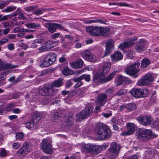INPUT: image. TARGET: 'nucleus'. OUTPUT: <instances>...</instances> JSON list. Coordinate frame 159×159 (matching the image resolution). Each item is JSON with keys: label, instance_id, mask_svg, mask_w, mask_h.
Here are the masks:
<instances>
[{"label": "nucleus", "instance_id": "obj_1", "mask_svg": "<svg viewBox=\"0 0 159 159\" xmlns=\"http://www.w3.org/2000/svg\"><path fill=\"white\" fill-rule=\"evenodd\" d=\"M94 131L97 134L100 136V139H108L111 137V131L108 126L105 124L100 123L97 125L94 128Z\"/></svg>", "mask_w": 159, "mask_h": 159}, {"label": "nucleus", "instance_id": "obj_2", "mask_svg": "<svg viewBox=\"0 0 159 159\" xmlns=\"http://www.w3.org/2000/svg\"><path fill=\"white\" fill-rule=\"evenodd\" d=\"M121 148L120 144L115 142H112L107 150V154L109 159H116L118 157Z\"/></svg>", "mask_w": 159, "mask_h": 159}, {"label": "nucleus", "instance_id": "obj_3", "mask_svg": "<svg viewBox=\"0 0 159 159\" xmlns=\"http://www.w3.org/2000/svg\"><path fill=\"white\" fill-rule=\"evenodd\" d=\"M136 135L139 139L147 141L150 138H155L156 135L149 129H140L136 133Z\"/></svg>", "mask_w": 159, "mask_h": 159}, {"label": "nucleus", "instance_id": "obj_4", "mask_svg": "<svg viewBox=\"0 0 159 159\" xmlns=\"http://www.w3.org/2000/svg\"><path fill=\"white\" fill-rule=\"evenodd\" d=\"M57 54L53 52H49L45 56L43 62L40 64L42 67H46L53 64L56 61Z\"/></svg>", "mask_w": 159, "mask_h": 159}, {"label": "nucleus", "instance_id": "obj_5", "mask_svg": "<svg viewBox=\"0 0 159 159\" xmlns=\"http://www.w3.org/2000/svg\"><path fill=\"white\" fill-rule=\"evenodd\" d=\"M130 93L135 98L145 97L148 95L149 90L147 89L134 88L130 91Z\"/></svg>", "mask_w": 159, "mask_h": 159}, {"label": "nucleus", "instance_id": "obj_6", "mask_svg": "<svg viewBox=\"0 0 159 159\" xmlns=\"http://www.w3.org/2000/svg\"><path fill=\"white\" fill-rule=\"evenodd\" d=\"M92 112L91 108H86L80 112L76 114L75 116L76 121H80L86 119L89 117L90 114Z\"/></svg>", "mask_w": 159, "mask_h": 159}, {"label": "nucleus", "instance_id": "obj_7", "mask_svg": "<svg viewBox=\"0 0 159 159\" xmlns=\"http://www.w3.org/2000/svg\"><path fill=\"white\" fill-rule=\"evenodd\" d=\"M154 80L153 77L150 74L143 77L137 83V84L140 86L148 85L151 84Z\"/></svg>", "mask_w": 159, "mask_h": 159}, {"label": "nucleus", "instance_id": "obj_8", "mask_svg": "<svg viewBox=\"0 0 159 159\" xmlns=\"http://www.w3.org/2000/svg\"><path fill=\"white\" fill-rule=\"evenodd\" d=\"M140 65V63L137 62L129 66L125 69V71L126 73L132 75L137 73L139 70V66Z\"/></svg>", "mask_w": 159, "mask_h": 159}, {"label": "nucleus", "instance_id": "obj_9", "mask_svg": "<svg viewBox=\"0 0 159 159\" xmlns=\"http://www.w3.org/2000/svg\"><path fill=\"white\" fill-rule=\"evenodd\" d=\"M27 143H24L17 152L18 155L21 157L25 156L30 152L31 149Z\"/></svg>", "mask_w": 159, "mask_h": 159}, {"label": "nucleus", "instance_id": "obj_10", "mask_svg": "<svg viewBox=\"0 0 159 159\" xmlns=\"http://www.w3.org/2000/svg\"><path fill=\"white\" fill-rule=\"evenodd\" d=\"M40 146L41 148L47 153H50L52 151L51 145L47 139H44L42 140Z\"/></svg>", "mask_w": 159, "mask_h": 159}, {"label": "nucleus", "instance_id": "obj_11", "mask_svg": "<svg viewBox=\"0 0 159 159\" xmlns=\"http://www.w3.org/2000/svg\"><path fill=\"white\" fill-rule=\"evenodd\" d=\"M114 41L112 39L107 40L105 43L106 50L103 57L108 55L111 51L114 48Z\"/></svg>", "mask_w": 159, "mask_h": 159}, {"label": "nucleus", "instance_id": "obj_12", "mask_svg": "<svg viewBox=\"0 0 159 159\" xmlns=\"http://www.w3.org/2000/svg\"><path fill=\"white\" fill-rule=\"evenodd\" d=\"M99 26H90L86 27V30L90 35L98 37Z\"/></svg>", "mask_w": 159, "mask_h": 159}, {"label": "nucleus", "instance_id": "obj_13", "mask_svg": "<svg viewBox=\"0 0 159 159\" xmlns=\"http://www.w3.org/2000/svg\"><path fill=\"white\" fill-rule=\"evenodd\" d=\"M148 42L143 39H139L135 46V48L138 52H141L144 50L146 45L148 44Z\"/></svg>", "mask_w": 159, "mask_h": 159}, {"label": "nucleus", "instance_id": "obj_14", "mask_svg": "<svg viewBox=\"0 0 159 159\" xmlns=\"http://www.w3.org/2000/svg\"><path fill=\"white\" fill-rule=\"evenodd\" d=\"M127 131L123 132L121 134L127 136L131 134L134 132L135 129V125L133 123H129L126 125Z\"/></svg>", "mask_w": 159, "mask_h": 159}, {"label": "nucleus", "instance_id": "obj_15", "mask_svg": "<svg viewBox=\"0 0 159 159\" xmlns=\"http://www.w3.org/2000/svg\"><path fill=\"white\" fill-rule=\"evenodd\" d=\"M104 76L101 73H98L94 76L93 79V84L96 85L99 83L104 82Z\"/></svg>", "mask_w": 159, "mask_h": 159}, {"label": "nucleus", "instance_id": "obj_16", "mask_svg": "<svg viewBox=\"0 0 159 159\" xmlns=\"http://www.w3.org/2000/svg\"><path fill=\"white\" fill-rule=\"evenodd\" d=\"M138 121H140L141 124L143 125L147 126L150 124L152 119L149 116H139L137 118Z\"/></svg>", "mask_w": 159, "mask_h": 159}, {"label": "nucleus", "instance_id": "obj_17", "mask_svg": "<svg viewBox=\"0 0 159 159\" xmlns=\"http://www.w3.org/2000/svg\"><path fill=\"white\" fill-rule=\"evenodd\" d=\"M134 44L133 40L130 39L126 40L124 42L120 44L118 46V48L121 50H123L125 48L132 47Z\"/></svg>", "mask_w": 159, "mask_h": 159}, {"label": "nucleus", "instance_id": "obj_18", "mask_svg": "<svg viewBox=\"0 0 159 159\" xmlns=\"http://www.w3.org/2000/svg\"><path fill=\"white\" fill-rule=\"evenodd\" d=\"M97 102L98 104L103 106L107 101V96L104 94H99L98 95Z\"/></svg>", "mask_w": 159, "mask_h": 159}, {"label": "nucleus", "instance_id": "obj_19", "mask_svg": "<svg viewBox=\"0 0 159 159\" xmlns=\"http://www.w3.org/2000/svg\"><path fill=\"white\" fill-rule=\"evenodd\" d=\"M111 66V64L109 62H106L104 63L102 72H100L101 74L104 76L106 75L110 70Z\"/></svg>", "mask_w": 159, "mask_h": 159}, {"label": "nucleus", "instance_id": "obj_20", "mask_svg": "<svg viewBox=\"0 0 159 159\" xmlns=\"http://www.w3.org/2000/svg\"><path fill=\"white\" fill-rule=\"evenodd\" d=\"M83 61L80 58H79L77 60L70 62L71 66L73 68L77 69L81 67L83 65Z\"/></svg>", "mask_w": 159, "mask_h": 159}, {"label": "nucleus", "instance_id": "obj_21", "mask_svg": "<svg viewBox=\"0 0 159 159\" xmlns=\"http://www.w3.org/2000/svg\"><path fill=\"white\" fill-rule=\"evenodd\" d=\"M110 33V29L108 28L99 27V36H107Z\"/></svg>", "mask_w": 159, "mask_h": 159}, {"label": "nucleus", "instance_id": "obj_22", "mask_svg": "<svg viewBox=\"0 0 159 159\" xmlns=\"http://www.w3.org/2000/svg\"><path fill=\"white\" fill-rule=\"evenodd\" d=\"M122 57V54L119 51H116L111 56L112 61L114 62H116L121 60Z\"/></svg>", "mask_w": 159, "mask_h": 159}, {"label": "nucleus", "instance_id": "obj_23", "mask_svg": "<svg viewBox=\"0 0 159 159\" xmlns=\"http://www.w3.org/2000/svg\"><path fill=\"white\" fill-rule=\"evenodd\" d=\"M17 65H12L10 64H4L2 62H0V71L7 69H11L17 67Z\"/></svg>", "mask_w": 159, "mask_h": 159}, {"label": "nucleus", "instance_id": "obj_24", "mask_svg": "<svg viewBox=\"0 0 159 159\" xmlns=\"http://www.w3.org/2000/svg\"><path fill=\"white\" fill-rule=\"evenodd\" d=\"M46 95H54L52 85H49L43 87Z\"/></svg>", "mask_w": 159, "mask_h": 159}, {"label": "nucleus", "instance_id": "obj_25", "mask_svg": "<svg viewBox=\"0 0 159 159\" xmlns=\"http://www.w3.org/2000/svg\"><path fill=\"white\" fill-rule=\"evenodd\" d=\"M93 145L91 144H85L81 147L82 151L85 152H92Z\"/></svg>", "mask_w": 159, "mask_h": 159}, {"label": "nucleus", "instance_id": "obj_26", "mask_svg": "<svg viewBox=\"0 0 159 159\" xmlns=\"http://www.w3.org/2000/svg\"><path fill=\"white\" fill-rule=\"evenodd\" d=\"M46 26L48 30L51 33H53L56 31V23H48L47 24Z\"/></svg>", "mask_w": 159, "mask_h": 159}, {"label": "nucleus", "instance_id": "obj_27", "mask_svg": "<svg viewBox=\"0 0 159 159\" xmlns=\"http://www.w3.org/2000/svg\"><path fill=\"white\" fill-rule=\"evenodd\" d=\"M42 116V115L40 112H37L34 113L32 117V121L33 123H37L40 120Z\"/></svg>", "mask_w": 159, "mask_h": 159}, {"label": "nucleus", "instance_id": "obj_28", "mask_svg": "<svg viewBox=\"0 0 159 159\" xmlns=\"http://www.w3.org/2000/svg\"><path fill=\"white\" fill-rule=\"evenodd\" d=\"M126 78L122 75L118 76L115 79V82L116 85L119 86L121 85L123 82L126 80Z\"/></svg>", "mask_w": 159, "mask_h": 159}, {"label": "nucleus", "instance_id": "obj_29", "mask_svg": "<svg viewBox=\"0 0 159 159\" xmlns=\"http://www.w3.org/2000/svg\"><path fill=\"white\" fill-rule=\"evenodd\" d=\"M26 27L29 29H38L40 26V25L35 23H30L25 25Z\"/></svg>", "mask_w": 159, "mask_h": 159}, {"label": "nucleus", "instance_id": "obj_30", "mask_svg": "<svg viewBox=\"0 0 159 159\" xmlns=\"http://www.w3.org/2000/svg\"><path fill=\"white\" fill-rule=\"evenodd\" d=\"M43 42V40L42 39H37L33 40L31 45L32 48H36L38 47V44H41Z\"/></svg>", "mask_w": 159, "mask_h": 159}, {"label": "nucleus", "instance_id": "obj_31", "mask_svg": "<svg viewBox=\"0 0 159 159\" xmlns=\"http://www.w3.org/2000/svg\"><path fill=\"white\" fill-rule=\"evenodd\" d=\"M74 121V120L73 117L71 116H70L64 120V122L66 125L70 126L73 124Z\"/></svg>", "mask_w": 159, "mask_h": 159}, {"label": "nucleus", "instance_id": "obj_32", "mask_svg": "<svg viewBox=\"0 0 159 159\" xmlns=\"http://www.w3.org/2000/svg\"><path fill=\"white\" fill-rule=\"evenodd\" d=\"M150 64V60L146 58H144L142 60L141 66L144 68L147 67Z\"/></svg>", "mask_w": 159, "mask_h": 159}, {"label": "nucleus", "instance_id": "obj_33", "mask_svg": "<svg viewBox=\"0 0 159 159\" xmlns=\"http://www.w3.org/2000/svg\"><path fill=\"white\" fill-rule=\"evenodd\" d=\"M117 70H114L111 73V74L108 76L104 78V82H107L111 80L116 75Z\"/></svg>", "mask_w": 159, "mask_h": 159}, {"label": "nucleus", "instance_id": "obj_34", "mask_svg": "<svg viewBox=\"0 0 159 159\" xmlns=\"http://www.w3.org/2000/svg\"><path fill=\"white\" fill-rule=\"evenodd\" d=\"M62 80V79H59L58 80L54 81L53 83L51 84V85H52L53 88L54 86L57 87H60L63 84Z\"/></svg>", "mask_w": 159, "mask_h": 159}, {"label": "nucleus", "instance_id": "obj_35", "mask_svg": "<svg viewBox=\"0 0 159 159\" xmlns=\"http://www.w3.org/2000/svg\"><path fill=\"white\" fill-rule=\"evenodd\" d=\"M90 53H91L89 50H84L82 52L81 56L83 58L87 61Z\"/></svg>", "mask_w": 159, "mask_h": 159}, {"label": "nucleus", "instance_id": "obj_36", "mask_svg": "<svg viewBox=\"0 0 159 159\" xmlns=\"http://www.w3.org/2000/svg\"><path fill=\"white\" fill-rule=\"evenodd\" d=\"M62 74L64 75H69L73 74V71L68 68H65L63 69L62 71Z\"/></svg>", "mask_w": 159, "mask_h": 159}, {"label": "nucleus", "instance_id": "obj_37", "mask_svg": "<svg viewBox=\"0 0 159 159\" xmlns=\"http://www.w3.org/2000/svg\"><path fill=\"white\" fill-rule=\"evenodd\" d=\"M49 11V9L45 8H39L33 13V14L36 15H39L43 13L46 11Z\"/></svg>", "mask_w": 159, "mask_h": 159}, {"label": "nucleus", "instance_id": "obj_38", "mask_svg": "<svg viewBox=\"0 0 159 159\" xmlns=\"http://www.w3.org/2000/svg\"><path fill=\"white\" fill-rule=\"evenodd\" d=\"M16 12H18V18L20 20H25L26 19L23 13L21 12L20 9V8H18L17 10L16 11Z\"/></svg>", "mask_w": 159, "mask_h": 159}, {"label": "nucleus", "instance_id": "obj_39", "mask_svg": "<svg viewBox=\"0 0 159 159\" xmlns=\"http://www.w3.org/2000/svg\"><path fill=\"white\" fill-rule=\"evenodd\" d=\"M102 150V148L101 146L98 145H93V147L92 149V152H93L96 153H98Z\"/></svg>", "mask_w": 159, "mask_h": 159}, {"label": "nucleus", "instance_id": "obj_40", "mask_svg": "<svg viewBox=\"0 0 159 159\" xmlns=\"http://www.w3.org/2000/svg\"><path fill=\"white\" fill-rule=\"evenodd\" d=\"M126 108L129 111H131L136 108L135 105L132 103L127 104L125 105Z\"/></svg>", "mask_w": 159, "mask_h": 159}, {"label": "nucleus", "instance_id": "obj_41", "mask_svg": "<svg viewBox=\"0 0 159 159\" xmlns=\"http://www.w3.org/2000/svg\"><path fill=\"white\" fill-rule=\"evenodd\" d=\"M60 116L59 115L58 113L57 112H54L52 115L51 119L54 121H55L58 120Z\"/></svg>", "mask_w": 159, "mask_h": 159}, {"label": "nucleus", "instance_id": "obj_42", "mask_svg": "<svg viewBox=\"0 0 159 159\" xmlns=\"http://www.w3.org/2000/svg\"><path fill=\"white\" fill-rule=\"evenodd\" d=\"M16 8V7L15 6H9L6 8L5 10L3 11V12H11L15 10Z\"/></svg>", "mask_w": 159, "mask_h": 159}, {"label": "nucleus", "instance_id": "obj_43", "mask_svg": "<svg viewBox=\"0 0 159 159\" xmlns=\"http://www.w3.org/2000/svg\"><path fill=\"white\" fill-rule=\"evenodd\" d=\"M35 123L30 120L29 121L26 123V127L27 128L31 129L34 127V124Z\"/></svg>", "mask_w": 159, "mask_h": 159}, {"label": "nucleus", "instance_id": "obj_44", "mask_svg": "<svg viewBox=\"0 0 159 159\" xmlns=\"http://www.w3.org/2000/svg\"><path fill=\"white\" fill-rule=\"evenodd\" d=\"M36 8L35 6H29L25 7L24 9L27 12H30L33 11Z\"/></svg>", "mask_w": 159, "mask_h": 159}, {"label": "nucleus", "instance_id": "obj_45", "mask_svg": "<svg viewBox=\"0 0 159 159\" xmlns=\"http://www.w3.org/2000/svg\"><path fill=\"white\" fill-rule=\"evenodd\" d=\"M91 24L92 23H100L101 24H106V23L104 21L101 19H94L91 20Z\"/></svg>", "mask_w": 159, "mask_h": 159}, {"label": "nucleus", "instance_id": "obj_46", "mask_svg": "<svg viewBox=\"0 0 159 159\" xmlns=\"http://www.w3.org/2000/svg\"><path fill=\"white\" fill-rule=\"evenodd\" d=\"M126 55L128 58L132 59L134 56V52L132 50H129Z\"/></svg>", "mask_w": 159, "mask_h": 159}, {"label": "nucleus", "instance_id": "obj_47", "mask_svg": "<svg viewBox=\"0 0 159 159\" xmlns=\"http://www.w3.org/2000/svg\"><path fill=\"white\" fill-rule=\"evenodd\" d=\"M53 42L51 41H48L45 42L44 44L48 49H50L53 48V45H52Z\"/></svg>", "mask_w": 159, "mask_h": 159}, {"label": "nucleus", "instance_id": "obj_48", "mask_svg": "<svg viewBox=\"0 0 159 159\" xmlns=\"http://www.w3.org/2000/svg\"><path fill=\"white\" fill-rule=\"evenodd\" d=\"M81 76L82 78V80L84 79L87 82H89L90 81V75L84 74Z\"/></svg>", "mask_w": 159, "mask_h": 159}, {"label": "nucleus", "instance_id": "obj_49", "mask_svg": "<svg viewBox=\"0 0 159 159\" xmlns=\"http://www.w3.org/2000/svg\"><path fill=\"white\" fill-rule=\"evenodd\" d=\"M87 61L92 62L95 61H96L95 56L90 53Z\"/></svg>", "mask_w": 159, "mask_h": 159}, {"label": "nucleus", "instance_id": "obj_50", "mask_svg": "<svg viewBox=\"0 0 159 159\" xmlns=\"http://www.w3.org/2000/svg\"><path fill=\"white\" fill-rule=\"evenodd\" d=\"M7 152L6 150L3 148L0 151V156L4 157L7 156Z\"/></svg>", "mask_w": 159, "mask_h": 159}, {"label": "nucleus", "instance_id": "obj_51", "mask_svg": "<svg viewBox=\"0 0 159 159\" xmlns=\"http://www.w3.org/2000/svg\"><path fill=\"white\" fill-rule=\"evenodd\" d=\"M14 106L12 104L9 105L6 107L4 109V111L7 112L11 111L13 109Z\"/></svg>", "mask_w": 159, "mask_h": 159}, {"label": "nucleus", "instance_id": "obj_52", "mask_svg": "<svg viewBox=\"0 0 159 159\" xmlns=\"http://www.w3.org/2000/svg\"><path fill=\"white\" fill-rule=\"evenodd\" d=\"M11 18V15H7L4 16L2 18H1L0 19V22L4 20H7L9 19H10Z\"/></svg>", "mask_w": 159, "mask_h": 159}, {"label": "nucleus", "instance_id": "obj_53", "mask_svg": "<svg viewBox=\"0 0 159 159\" xmlns=\"http://www.w3.org/2000/svg\"><path fill=\"white\" fill-rule=\"evenodd\" d=\"M23 134L21 133H17L16 135V138L17 140H20L23 138Z\"/></svg>", "mask_w": 159, "mask_h": 159}, {"label": "nucleus", "instance_id": "obj_54", "mask_svg": "<svg viewBox=\"0 0 159 159\" xmlns=\"http://www.w3.org/2000/svg\"><path fill=\"white\" fill-rule=\"evenodd\" d=\"M13 148L14 149H18L21 146V144L19 143H14L12 144Z\"/></svg>", "mask_w": 159, "mask_h": 159}, {"label": "nucleus", "instance_id": "obj_55", "mask_svg": "<svg viewBox=\"0 0 159 159\" xmlns=\"http://www.w3.org/2000/svg\"><path fill=\"white\" fill-rule=\"evenodd\" d=\"M38 49L39 50V52H41L46 51L48 49L44 43L43 45L41 47L39 48H38Z\"/></svg>", "mask_w": 159, "mask_h": 159}, {"label": "nucleus", "instance_id": "obj_56", "mask_svg": "<svg viewBox=\"0 0 159 159\" xmlns=\"http://www.w3.org/2000/svg\"><path fill=\"white\" fill-rule=\"evenodd\" d=\"M56 26L57 29H58L60 30H64V31H67V29H66L63 26H61V25L58 24L56 23Z\"/></svg>", "mask_w": 159, "mask_h": 159}, {"label": "nucleus", "instance_id": "obj_57", "mask_svg": "<svg viewBox=\"0 0 159 159\" xmlns=\"http://www.w3.org/2000/svg\"><path fill=\"white\" fill-rule=\"evenodd\" d=\"M60 34L59 32L54 33L52 35L51 38L53 39H55L59 37Z\"/></svg>", "mask_w": 159, "mask_h": 159}, {"label": "nucleus", "instance_id": "obj_58", "mask_svg": "<svg viewBox=\"0 0 159 159\" xmlns=\"http://www.w3.org/2000/svg\"><path fill=\"white\" fill-rule=\"evenodd\" d=\"M23 28H21L20 26L16 27L14 28L13 29L14 32L15 33H17L19 31H23L22 30Z\"/></svg>", "mask_w": 159, "mask_h": 159}, {"label": "nucleus", "instance_id": "obj_59", "mask_svg": "<svg viewBox=\"0 0 159 159\" xmlns=\"http://www.w3.org/2000/svg\"><path fill=\"white\" fill-rule=\"evenodd\" d=\"M72 85V83L70 80L67 81L66 83V87L67 88H69L71 87Z\"/></svg>", "mask_w": 159, "mask_h": 159}, {"label": "nucleus", "instance_id": "obj_60", "mask_svg": "<svg viewBox=\"0 0 159 159\" xmlns=\"http://www.w3.org/2000/svg\"><path fill=\"white\" fill-rule=\"evenodd\" d=\"M7 47L8 49L11 51L13 50L15 48L14 44L12 43L8 44Z\"/></svg>", "mask_w": 159, "mask_h": 159}, {"label": "nucleus", "instance_id": "obj_61", "mask_svg": "<svg viewBox=\"0 0 159 159\" xmlns=\"http://www.w3.org/2000/svg\"><path fill=\"white\" fill-rule=\"evenodd\" d=\"M82 80V78L81 76L77 78H74L73 79V80L75 82H78L81 81V80Z\"/></svg>", "mask_w": 159, "mask_h": 159}, {"label": "nucleus", "instance_id": "obj_62", "mask_svg": "<svg viewBox=\"0 0 159 159\" xmlns=\"http://www.w3.org/2000/svg\"><path fill=\"white\" fill-rule=\"evenodd\" d=\"M118 5L122 7H130L131 6L125 2H121L118 3Z\"/></svg>", "mask_w": 159, "mask_h": 159}, {"label": "nucleus", "instance_id": "obj_63", "mask_svg": "<svg viewBox=\"0 0 159 159\" xmlns=\"http://www.w3.org/2000/svg\"><path fill=\"white\" fill-rule=\"evenodd\" d=\"M8 41V39L7 38H4L2 39L0 41V45H2L6 43H7Z\"/></svg>", "mask_w": 159, "mask_h": 159}, {"label": "nucleus", "instance_id": "obj_64", "mask_svg": "<svg viewBox=\"0 0 159 159\" xmlns=\"http://www.w3.org/2000/svg\"><path fill=\"white\" fill-rule=\"evenodd\" d=\"M65 37L66 38L70 41L71 42L73 40V37L69 35H66L65 36Z\"/></svg>", "mask_w": 159, "mask_h": 159}]
</instances>
